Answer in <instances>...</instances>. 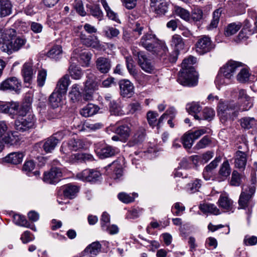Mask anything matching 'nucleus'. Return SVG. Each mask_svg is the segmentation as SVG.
Returning <instances> with one entry per match:
<instances>
[{
	"instance_id": "1",
	"label": "nucleus",
	"mask_w": 257,
	"mask_h": 257,
	"mask_svg": "<svg viewBox=\"0 0 257 257\" xmlns=\"http://www.w3.org/2000/svg\"><path fill=\"white\" fill-rule=\"evenodd\" d=\"M238 100L243 104L239 105L237 102H228L222 100L219 101L217 111L222 122L233 120L238 116L239 112L248 110L252 106L251 98L244 89L239 90Z\"/></svg>"
},
{
	"instance_id": "2",
	"label": "nucleus",
	"mask_w": 257,
	"mask_h": 257,
	"mask_svg": "<svg viewBox=\"0 0 257 257\" xmlns=\"http://www.w3.org/2000/svg\"><path fill=\"white\" fill-rule=\"evenodd\" d=\"M196 57L190 56L183 61L182 70L179 72L178 81L185 86H194L198 82V74L192 65L196 62Z\"/></svg>"
},
{
	"instance_id": "3",
	"label": "nucleus",
	"mask_w": 257,
	"mask_h": 257,
	"mask_svg": "<svg viewBox=\"0 0 257 257\" xmlns=\"http://www.w3.org/2000/svg\"><path fill=\"white\" fill-rule=\"evenodd\" d=\"M140 44L153 54L162 57L166 53L167 48L152 32L146 33L141 38Z\"/></svg>"
},
{
	"instance_id": "4",
	"label": "nucleus",
	"mask_w": 257,
	"mask_h": 257,
	"mask_svg": "<svg viewBox=\"0 0 257 257\" xmlns=\"http://www.w3.org/2000/svg\"><path fill=\"white\" fill-rule=\"evenodd\" d=\"M15 35L16 33L11 35V36L8 37L7 40L5 41L1 46L2 51L11 54L20 50L26 44V39L20 37H16Z\"/></svg>"
},
{
	"instance_id": "5",
	"label": "nucleus",
	"mask_w": 257,
	"mask_h": 257,
	"mask_svg": "<svg viewBox=\"0 0 257 257\" xmlns=\"http://www.w3.org/2000/svg\"><path fill=\"white\" fill-rule=\"evenodd\" d=\"M251 182L252 183L250 186L248 187L245 186L243 187V191L240 195L238 200L239 206L241 208L244 209L248 206L251 196L255 192V178H252Z\"/></svg>"
},
{
	"instance_id": "6",
	"label": "nucleus",
	"mask_w": 257,
	"mask_h": 257,
	"mask_svg": "<svg viewBox=\"0 0 257 257\" xmlns=\"http://www.w3.org/2000/svg\"><path fill=\"white\" fill-rule=\"evenodd\" d=\"M35 119L34 114H29L26 117H22L15 120V127L19 132H24L34 127Z\"/></svg>"
},
{
	"instance_id": "7",
	"label": "nucleus",
	"mask_w": 257,
	"mask_h": 257,
	"mask_svg": "<svg viewBox=\"0 0 257 257\" xmlns=\"http://www.w3.org/2000/svg\"><path fill=\"white\" fill-rule=\"evenodd\" d=\"M238 148L239 150L236 152L234 157V165L237 168L244 169L247 162V155L246 152L248 151V147L244 143L243 146H239Z\"/></svg>"
},
{
	"instance_id": "8",
	"label": "nucleus",
	"mask_w": 257,
	"mask_h": 257,
	"mask_svg": "<svg viewBox=\"0 0 257 257\" xmlns=\"http://www.w3.org/2000/svg\"><path fill=\"white\" fill-rule=\"evenodd\" d=\"M214 48L209 37L206 36L201 37L195 44L196 52L199 55H203L211 51Z\"/></svg>"
},
{
	"instance_id": "9",
	"label": "nucleus",
	"mask_w": 257,
	"mask_h": 257,
	"mask_svg": "<svg viewBox=\"0 0 257 257\" xmlns=\"http://www.w3.org/2000/svg\"><path fill=\"white\" fill-rule=\"evenodd\" d=\"M138 65L145 72L152 74L154 72L155 66L153 61L143 52L138 53Z\"/></svg>"
},
{
	"instance_id": "10",
	"label": "nucleus",
	"mask_w": 257,
	"mask_h": 257,
	"mask_svg": "<svg viewBox=\"0 0 257 257\" xmlns=\"http://www.w3.org/2000/svg\"><path fill=\"white\" fill-rule=\"evenodd\" d=\"M63 173L60 168L53 167L44 174L43 180L49 184L57 183L62 177Z\"/></svg>"
},
{
	"instance_id": "11",
	"label": "nucleus",
	"mask_w": 257,
	"mask_h": 257,
	"mask_svg": "<svg viewBox=\"0 0 257 257\" xmlns=\"http://www.w3.org/2000/svg\"><path fill=\"white\" fill-rule=\"evenodd\" d=\"M242 65L241 62L230 60L221 67L220 70L226 78L231 79L234 73L239 70Z\"/></svg>"
},
{
	"instance_id": "12",
	"label": "nucleus",
	"mask_w": 257,
	"mask_h": 257,
	"mask_svg": "<svg viewBox=\"0 0 257 257\" xmlns=\"http://www.w3.org/2000/svg\"><path fill=\"white\" fill-rule=\"evenodd\" d=\"M100 173L94 169H85L78 173L76 178L83 181L94 182L98 180Z\"/></svg>"
},
{
	"instance_id": "13",
	"label": "nucleus",
	"mask_w": 257,
	"mask_h": 257,
	"mask_svg": "<svg viewBox=\"0 0 257 257\" xmlns=\"http://www.w3.org/2000/svg\"><path fill=\"white\" fill-rule=\"evenodd\" d=\"M21 87V81L16 77H12L6 79L0 84V89L2 90L14 91L18 92Z\"/></svg>"
},
{
	"instance_id": "14",
	"label": "nucleus",
	"mask_w": 257,
	"mask_h": 257,
	"mask_svg": "<svg viewBox=\"0 0 257 257\" xmlns=\"http://www.w3.org/2000/svg\"><path fill=\"white\" fill-rule=\"evenodd\" d=\"M256 32V30L255 29V27L252 28L250 23L248 20H246L244 21L243 28L238 34L235 41L238 43L242 41H244L248 38L249 35H252Z\"/></svg>"
},
{
	"instance_id": "15",
	"label": "nucleus",
	"mask_w": 257,
	"mask_h": 257,
	"mask_svg": "<svg viewBox=\"0 0 257 257\" xmlns=\"http://www.w3.org/2000/svg\"><path fill=\"white\" fill-rule=\"evenodd\" d=\"M19 107V103L15 101H0V112L8 114L14 117Z\"/></svg>"
},
{
	"instance_id": "16",
	"label": "nucleus",
	"mask_w": 257,
	"mask_h": 257,
	"mask_svg": "<svg viewBox=\"0 0 257 257\" xmlns=\"http://www.w3.org/2000/svg\"><path fill=\"white\" fill-rule=\"evenodd\" d=\"M79 37L82 44L88 47L96 49H99L101 47L100 41L97 36H87L85 34L81 33Z\"/></svg>"
},
{
	"instance_id": "17",
	"label": "nucleus",
	"mask_w": 257,
	"mask_h": 257,
	"mask_svg": "<svg viewBox=\"0 0 257 257\" xmlns=\"http://www.w3.org/2000/svg\"><path fill=\"white\" fill-rule=\"evenodd\" d=\"M96 68L101 73H107L111 67V61L109 59L104 57H98L95 62Z\"/></svg>"
},
{
	"instance_id": "18",
	"label": "nucleus",
	"mask_w": 257,
	"mask_h": 257,
	"mask_svg": "<svg viewBox=\"0 0 257 257\" xmlns=\"http://www.w3.org/2000/svg\"><path fill=\"white\" fill-rule=\"evenodd\" d=\"M122 162L123 160L120 159L113 161L106 167L107 170L110 169L112 171V176L114 179H118L122 176Z\"/></svg>"
},
{
	"instance_id": "19",
	"label": "nucleus",
	"mask_w": 257,
	"mask_h": 257,
	"mask_svg": "<svg viewBox=\"0 0 257 257\" xmlns=\"http://www.w3.org/2000/svg\"><path fill=\"white\" fill-rule=\"evenodd\" d=\"M120 93L123 97H131L134 94V87L133 84L128 80L120 81Z\"/></svg>"
},
{
	"instance_id": "20",
	"label": "nucleus",
	"mask_w": 257,
	"mask_h": 257,
	"mask_svg": "<svg viewBox=\"0 0 257 257\" xmlns=\"http://www.w3.org/2000/svg\"><path fill=\"white\" fill-rule=\"evenodd\" d=\"M146 137V130L143 127H140L137 130L132 139L128 142V145L133 147L142 144L145 140Z\"/></svg>"
},
{
	"instance_id": "21",
	"label": "nucleus",
	"mask_w": 257,
	"mask_h": 257,
	"mask_svg": "<svg viewBox=\"0 0 257 257\" xmlns=\"http://www.w3.org/2000/svg\"><path fill=\"white\" fill-rule=\"evenodd\" d=\"M21 72L24 82L30 83L35 73L33 68V64L31 62H26L23 66Z\"/></svg>"
},
{
	"instance_id": "22",
	"label": "nucleus",
	"mask_w": 257,
	"mask_h": 257,
	"mask_svg": "<svg viewBox=\"0 0 257 257\" xmlns=\"http://www.w3.org/2000/svg\"><path fill=\"white\" fill-rule=\"evenodd\" d=\"M220 161L221 158L220 157H216L213 161L205 167L203 172V176L205 180L208 181L211 179L213 175L212 171L216 168Z\"/></svg>"
},
{
	"instance_id": "23",
	"label": "nucleus",
	"mask_w": 257,
	"mask_h": 257,
	"mask_svg": "<svg viewBox=\"0 0 257 257\" xmlns=\"http://www.w3.org/2000/svg\"><path fill=\"white\" fill-rule=\"evenodd\" d=\"M101 248V245L98 241L93 242L86 247L82 252V255L94 257L100 251Z\"/></svg>"
},
{
	"instance_id": "24",
	"label": "nucleus",
	"mask_w": 257,
	"mask_h": 257,
	"mask_svg": "<svg viewBox=\"0 0 257 257\" xmlns=\"http://www.w3.org/2000/svg\"><path fill=\"white\" fill-rule=\"evenodd\" d=\"M80 88V85L76 83L73 84L71 87L68 96L73 102L81 101L82 95Z\"/></svg>"
},
{
	"instance_id": "25",
	"label": "nucleus",
	"mask_w": 257,
	"mask_h": 257,
	"mask_svg": "<svg viewBox=\"0 0 257 257\" xmlns=\"http://www.w3.org/2000/svg\"><path fill=\"white\" fill-rule=\"evenodd\" d=\"M70 83V80L69 75H65L58 81L55 90L65 95Z\"/></svg>"
},
{
	"instance_id": "26",
	"label": "nucleus",
	"mask_w": 257,
	"mask_h": 257,
	"mask_svg": "<svg viewBox=\"0 0 257 257\" xmlns=\"http://www.w3.org/2000/svg\"><path fill=\"white\" fill-rule=\"evenodd\" d=\"M24 156L22 152H13L6 156L4 158V161L13 164H18L22 162Z\"/></svg>"
},
{
	"instance_id": "27",
	"label": "nucleus",
	"mask_w": 257,
	"mask_h": 257,
	"mask_svg": "<svg viewBox=\"0 0 257 257\" xmlns=\"http://www.w3.org/2000/svg\"><path fill=\"white\" fill-rule=\"evenodd\" d=\"M59 143V140L56 137L52 136L46 140L43 148L46 153H51Z\"/></svg>"
},
{
	"instance_id": "28",
	"label": "nucleus",
	"mask_w": 257,
	"mask_h": 257,
	"mask_svg": "<svg viewBox=\"0 0 257 257\" xmlns=\"http://www.w3.org/2000/svg\"><path fill=\"white\" fill-rule=\"evenodd\" d=\"M12 5L9 0H0V16L5 17L11 14Z\"/></svg>"
},
{
	"instance_id": "29",
	"label": "nucleus",
	"mask_w": 257,
	"mask_h": 257,
	"mask_svg": "<svg viewBox=\"0 0 257 257\" xmlns=\"http://www.w3.org/2000/svg\"><path fill=\"white\" fill-rule=\"evenodd\" d=\"M99 110L98 107L92 103H89L80 110V113L84 117H87L96 114Z\"/></svg>"
},
{
	"instance_id": "30",
	"label": "nucleus",
	"mask_w": 257,
	"mask_h": 257,
	"mask_svg": "<svg viewBox=\"0 0 257 257\" xmlns=\"http://www.w3.org/2000/svg\"><path fill=\"white\" fill-rule=\"evenodd\" d=\"M118 152L116 148H112L109 146H106L97 151V154L100 158L103 159L114 155Z\"/></svg>"
},
{
	"instance_id": "31",
	"label": "nucleus",
	"mask_w": 257,
	"mask_h": 257,
	"mask_svg": "<svg viewBox=\"0 0 257 257\" xmlns=\"http://www.w3.org/2000/svg\"><path fill=\"white\" fill-rule=\"evenodd\" d=\"M63 95L64 94L55 90L50 95L49 99L51 106L53 108H57L60 105Z\"/></svg>"
},
{
	"instance_id": "32",
	"label": "nucleus",
	"mask_w": 257,
	"mask_h": 257,
	"mask_svg": "<svg viewBox=\"0 0 257 257\" xmlns=\"http://www.w3.org/2000/svg\"><path fill=\"white\" fill-rule=\"evenodd\" d=\"M186 109L190 114L194 116L195 119H200L197 114L201 110L202 107L198 103L193 102L188 103L186 105Z\"/></svg>"
},
{
	"instance_id": "33",
	"label": "nucleus",
	"mask_w": 257,
	"mask_h": 257,
	"mask_svg": "<svg viewBox=\"0 0 257 257\" xmlns=\"http://www.w3.org/2000/svg\"><path fill=\"white\" fill-rule=\"evenodd\" d=\"M115 133L121 138L122 141H125L130 136L131 129L127 125H121L115 128Z\"/></svg>"
},
{
	"instance_id": "34",
	"label": "nucleus",
	"mask_w": 257,
	"mask_h": 257,
	"mask_svg": "<svg viewBox=\"0 0 257 257\" xmlns=\"http://www.w3.org/2000/svg\"><path fill=\"white\" fill-rule=\"evenodd\" d=\"M219 206L223 209L230 211L232 207V201L229 199L226 194H221L218 200Z\"/></svg>"
},
{
	"instance_id": "35",
	"label": "nucleus",
	"mask_w": 257,
	"mask_h": 257,
	"mask_svg": "<svg viewBox=\"0 0 257 257\" xmlns=\"http://www.w3.org/2000/svg\"><path fill=\"white\" fill-rule=\"evenodd\" d=\"M69 72L71 78L73 79L79 80L83 75L81 69L74 63H71L69 68Z\"/></svg>"
},
{
	"instance_id": "36",
	"label": "nucleus",
	"mask_w": 257,
	"mask_h": 257,
	"mask_svg": "<svg viewBox=\"0 0 257 257\" xmlns=\"http://www.w3.org/2000/svg\"><path fill=\"white\" fill-rule=\"evenodd\" d=\"M87 11L89 14L97 18L99 21L103 18V13L100 7L97 5H87Z\"/></svg>"
},
{
	"instance_id": "37",
	"label": "nucleus",
	"mask_w": 257,
	"mask_h": 257,
	"mask_svg": "<svg viewBox=\"0 0 257 257\" xmlns=\"http://www.w3.org/2000/svg\"><path fill=\"white\" fill-rule=\"evenodd\" d=\"M109 111L112 115H121L124 114L120 104L116 100L110 101L109 104Z\"/></svg>"
},
{
	"instance_id": "38",
	"label": "nucleus",
	"mask_w": 257,
	"mask_h": 257,
	"mask_svg": "<svg viewBox=\"0 0 257 257\" xmlns=\"http://www.w3.org/2000/svg\"><path fill=\"white\" fill-rule=\"evenodd\" d=\"M78 188L75 185L68 184L63 187V194L65 197L72 198L78 192Z\"/></svg>"
},
{
	"instance_id": "39",
	"label": "nucleus",
	"mask_w": 257,
	"mask_h": 257,
	"mask_svg": "<svg viewBox=\"0 0 257 257\" xmlns=\"http://www.w3.org/2000/svg\"><path fill=\"white\" fill-rule=\"evenodd\" d=\"M174 11L176 15L183 20L186 22H190V14L188 11L181 7L175 6Z\"/></svg>"
},
{
	"instance_id": "40",
	"label": "nucleus",
	"mask_w": 257,
	"mask_h": 257,
	"mask_svg": "<svg viewBox=\"0 0 257 257\" xmlns=\"http://www.w3.org/2000/svg\"><path fill=\"white\" fill-rule=\"evenodd\" d=\"M200 209L204 213H209L214 215L220 214L219 210L212 204H203L199 206Z\"/></svg>"
},
{
	"instance_id": "41",
	"label": "nucleus",
	"mask_w": 257,
	"mask_h": 257,
	"mask_svg": "<svg viewBox=\"0 0 257 257\" xmlns=\"http://www.w3.org/2000/svg\"><path fill=\"white\" fill-rule=\"evenodd\" d=\"M71 159L73 161L86 162L93 160V156L88 154L77 153L72 155Z\"/></svg>"
},
{
	"instance_id": "42",
	"label": "nucleus",
	"mask_w": 257,
	"mask_h": 257,
	"mask_svg": "<svg viewBox=\"0 0 257 257\" xmlns=\"http://www.w3.org/2000/svg\"><path fill=\"white\" fill-rule=\"evenodd\" d=\"M18 139V137L14 135V133L12 132L7 133L6 135H4L3 137H2L3 142L10 146L15 144Z\"/></svg>"
},
{
	"instance_id": "43",
	"label": "nucleus",
	"mask_w": 257,
	"mask_h": 257,
	"mask_svg": "<svg viewBox=\"0 0 257 257\" xmlns=\"http://www.w3.org/2000/svg\"><path fill=\"white\" fill-rule=\"evenodd\" d=\"M69 142L70 148L73 151L84 149L86 146V142L81 139H71Z\"/></svg>"
},
{
	"instance_id": "44",
	"label": "nucleus",
	"mask_w": 257,
	"mask_h": 257,
	"mask_svg": "<svg viewBox=\"0 0 257 257\" xmlns=\"http://www.w3.org/2000/svg\"><path fill=\"white\" fill-rule=\"evenodd\" d=\"M62 54V47L60 45H56L53 47L47 53V56L54 59H58Z\"/></svg>"
},
{
	"instance_id": "45",
	"label": "nucleus",
	"mask_w": 257,
	"mask_h": 257,
	"mask_svg": "<svg viewBox=\"0 0 257 257\" xmlns=\"http://www.w3.org/2000/svg\"><path fill=\"white\" fill-rule=\"evenodd\" d=\"M171 45L174 48V50L179 51V50L182 49L184 47V43L181 37L177 34L173 35L172 37Z\"/></svg>"
},
{
	"instance_id": "46",
	"label": "nucleus",
	"mask_w": 257,
	"mask_h": 257,
	"mask_svg": "<svg viewBox=\"0 0 257 257\" xmlns=\"http://www.w3.org/2000/svg\"><path fill=\"white\" fill-rule=\"evenodd\" d=\"M221 13L222 10L221 9H217L213 12V18L210 25L208 27V29L212 30L217 27Z\"/></svg>"
},
{
	"instance_id": "47",
	"label": "nucleus",
	"mask_w": 257,
	"mask_h": 257,
	"mask_svg": "<svg viewBox=\"0 0 257 257\" xmlns=\"http://www.w3.org/2000/svg\"><path fill=\"white\" fill-rule=\"evenodd\" d=\"M103 33L106 38L112 39L119 34V31L115 28L107 26L103 30Z\"/></svg>"
},
{
	"instance_id": "48",
	"label": "nucleus",
	"mask_w": 257,
	"mask_h": 257,
	"mask_svg": "<svg viewBox=\"0 0 257 257\" xmlns=\"http://www.w3.org/2000/svg\"><path fill=\"white\" fill-rule=\"evenodd\" d=\"M241 126L244 129H249L256 124L254 118L244 117L240 119Z\"/></svg>"
},
{
	"instance_id": "49",
	"label": "nucleus",
	"mask_w": 257,
	"mask_h": 257,
	"mask_svg": "<svg viewBox=\"0 0 257 257\" xmlns=\"http://www.w3.org/2000/svg\"><path fill=\"white\" fill-rule=\"evenodd\" d=\"M231 169L228 161L223 163L219 171V175L223 178V179H226L230 174Z\"/></svg>"
},
{
	"instance_id": "50",
	"label": "nucleus",
	"mask_w": 257,
	"mask_h": 257,
	"mask_svg": "<svg viewBox=\"0 0 257 257\" xmlns=\"http://www.w3.org/2000/svg\"><path fill=\"white\" fill-rule=\"evenodd\" d=\"M101 3L105 9L107 16L109 19L117 22L118 20L116 13L112 11L108 6L106 0H101Z\"/></svg>"
},
{
	"instance_id": "51",
	"label": "nucleus",
	"mask_w": 257,
	"mask_h": 257,
	"mask_svg": "<svg viewBox=\"0 0 257 257\" xmlns=\"http://www.w3.org/2000/svg\"><path fill=\"white\" fill-rule=\"evenodd\" d=\"M230 79L231 78H226L224 75V73H221L220 70H219V72L216 77L215 83L216 86L218 87H219L222 85L229 84L230 82Z\"/></svg>"
},
{
	"instance_id": "52",
	"label": "nucleus",
	"mask_w": 257,
	"mask_h": 257,
	"mask_svg": "<svg viewBox=\"0 0 257 257\" xmlns=\"http://www.w3.org/2000/svg\"><path fill=\"white\" fill-rule=\"evenodd\" d=\"M240 23H231L225 29L224 34L226 36H230L235 34L241 28Z\"/></svg>"
},
{
	"instance_id": "53",
	"label": "nucleus",
	"mask_w": 257,
	"mask_h": 257,
	"mask_svg": "<svg viewBox=\"0 0 257 257\" xmlns=\"http://www.w3.org/2000/svg\"><path fill=\"white\" fill-rule=\"evenodd\" d=\"M239 70L240 71L237 75V80L241 83H244L248 81L250 76L248 70L245 68Z\"/></svg>"
},
{
	"instance_id": "54",
	"label": "nucleus",
	"mask_w": 257,
	"mask_h": 257,
	"mask_svg": "<svg viewBox=\"0 0 257 257\" xmlns=\"http://www.w3.org/2000/svg\"><path fill=\"white\" fill-rule=\"evenodd\" d=\"M203 13L202 10L199 8H194L190 14V22H199L203 19Z\"/></svg>"
},
{
	"instance_id": "55",
	"label": "nucleus",
	"mask_w": 257,
	"mask_h": 257,
	"mask_svg": "<svg viewBox=\"0 0 257 257\" xmlns=\"http://www.w3.org/2000/svg\"><path fill=\"white\" fill-rule=\"evenodd\" d=\"M159 114L157 112L153 111H149L147 114V118L149 125L152 127L157 126V117Z\"/></svg>"
},
{
	"instance_id": "56",
	"label": "nucleus",
	"mask_w": 257,
	"mask_h": 257,
	"mask_svg": "<svg viewBox=\"0 0 257 257\" xmlns=\"http://www.w3.org/2000/svg\"><path fill=\"white\" fill-rule=\"evenodd\" d=\"M14 221L15 224L28 228H30V224L24 216L15 214L14 216Z\"/></svg>"
},
{
	"instance_id": "57",
	"label": "nucleus",
	"mask_w": 257,
	"mask_h": 257,
	"mask_svg": "<svg viewBox=\"0 0 257 257\" xmlns=\"http://www.w3.org/2000/svg\"><path fill=\"white\" fill-rule=\"evenodd\" d=\"M136 197V194L135 193L133 194L132 195L124 192H121L118 194V198L124 203H129L133 202Z\"/></svg>"
},
{
	"instance_id": "58",
	"label": "nucleus",
	"mask_w": 257,
	"mask_h": 257,
	"mask_svg": "<svg viewBox=\"0 0 257 257\" xmlns=\"http://www.w3.org/2000/svg\"><path fill=\"white\" fill-rule=\"evenodd\" d=\"M86 90H90L94 92L98 88L97 82L93 79H91L90 76L87 77V80L85 82L84 88Z\"/></svg>"
},
{
	"instance_id": "59",
	"label": "nucleus",
	"mask_w": 257,
	"mask_h": 257,
	"mask_svg": "<svg viewBox=\"0 0 257 257\" xmlns=\"http://www.w3.org/2000/svg\"><path fill=\"white\" fill-rule=\"evenodd\" d=\"M194 140L190 133L185 134L182 138V143L185 148L190 149L193 144Z\"/></svg>"
},
{
	"instance_id": "60",
	"label": "nucleus",
	"mask_w": 257,
	"mask_h": 257,
	"mask_svg": "<svg viewBox=\"0 0 257 257\" xmlns=\"http://www.w3.org/2000/svg\"><path fill=\"white\" fill-rule=\"evenodd\" d=\"M31 109L30 104L29 103H24L19 108L18 107L15 115L18 114L19 116H25L29 112Z\"/></svg>"
},
{
	"instance_id": "61",
	"label": "nucleus",
	"mask_w": 257,
	"mask_h": 257,
	"mask_svg": "<svg viewBox=\"0 0 257 257\" xmlns=\"http://www.w3.org/2000/svg\"><path fill=\"white\" fill-rule=\"evenodd\" d=\"M201 186V180L197 179L193 182L188 184V191L190 193H195L199 190Z\"/></svg>"
},
{
	"instance_id": "62",
	"label": "nucleus",
	"mask_w": 257,
	"mask_h": 257,
	"mask_svg": "<svg viewBox=\"0 0 257 257\" xmlns=\"http://www.w3.org/2000/svg\"><path fill=\"white\" fill-rule=\"evenodd\" d=\"M210 143V139L207 136H205L197 143L195 148L197 150L203 149L207 147Z\"/></svg>"
},
{
	"instance_id": "63",
	"label": "nucleus",
	"mask_w": 257,
	"mask_h": 257,
	"mask_svg": "<svg viewBox=\"0 0 257 257\" xmlns=\"http://www.w3.org/2000/svg\"><path fill=\"white\" fill-rule=\"evenodd\" d=\"M156 13L159 15H164L168 11V5L167 3L163 0L159 5L154 9Z\"/></svg>"
},
{
	"instance_id": "64",
	"label": "nucleus",
	"mask_w": 257,
	"mask_h": 257,
	"mask_svg": "<svg viewBox=\"0 0 257 257\" xmlns=\"http://www.w3.org/2000/svg\"><path fill=\"white\" fill-rule=\"evenodd\" d=\"M91 59V55L88 53L84 52L81 54L78 61L83 66H87Z\"/></svg>"
}]
</instances>
